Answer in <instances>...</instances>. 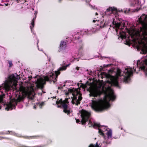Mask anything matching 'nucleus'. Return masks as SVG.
I'll return each mask as SVG.
<instances>
[{"mask_svg":"<svg viewBox=\"0 0 147 147\" xmlns=\"http://www.w3.org/2000/svg\"><path fill=\"white\" fill-rule=\"evenodd\" d=\"M37 106H39L40 108H41L42 106L44 105V103L43 102H41V103H38L37 104Z\"/></svg>","mask_w":147,"mask_h":147,"instance_id":"nucleus-15","label":"nucleus"},{"mask_svg":"<svg viewBox=\"0 0 147 147\" xmlns=\"http://www.w3.org/2000/svg\"><path fill=\"white\" fill-rule=\"evenodd\" d=\"M37 12L36 11L35 12V13H34L35 15L36 16V14H37Z\"/></svg>","mask_w":147,"mask_h":147,"instance_id":"nucleus-23","label":"nucleus"},{"mask_svg":"<svg viewBox=\"0 0 147 147\" xmlns=\"http://www.w3.org/2000/svg\"><path fill=\"white\" fill-rule=\"evenodd\" d=\"M79 33H77V34L76 35V36H75V37L76 38L78 39L79 38V37H78L77 35H79Z\"/></svg>","mask_w":147,"mask_h":147,"instance_id":"nucleus-17","label":"nucleus"},{"mask_svg":"<svg viewBox=\"0 0 147 147\" xmlns=\"http://www.w3.org/2000/svg\"><path fill=\"white\" fill-rule=\"evenodd\" d=\"M69 65L70 64L66 65L63 62V63L61 64L62 67H60L58 71L49 73L47 76H40L35 83V85L36 88L42 89L46 81L50 80L53 81L54 82H55L57 80L58 75L60 73L59 71L65 70L66 67Z\"/></svg>","mask_w":147,"mask_h":147,"instance_id":"nucleus-4","label":"nucleus"},{"mask_svg":"<svg viewBox=\"0 0 147 147\" xmlns=\"http://www.w3.org/2000/svg\"><path fill=\"white\" fill-rule=\"evenodd\" d=\"M65 84H64V85H63V86H65Z\"/></svg>","mask_w":147,"mask_h":147,"instance_id":"nucleus-28","label":"nucleus"},{"mask_svg":"<svg viewBox=\"0 0 147 147\" xmlns=\"http://www.w3.org/2000/svg\"><path fill=\"white\" fill-rule=\"evenodd\" d=\"M66 94L70 96L72 103L76 105L80 103V101L82 99L79 88H71L69 89L68 92H66Z\"/></svg>","mask_w":147,"mask_h":147,"instance_id":"nucleus-5","label":"nucleus"},{"mask_svg":"<svg viewBox=\"0 0 147 147\" xmlns=\"http://www.w3.org/2000/svg\"><path fill=\"white\" fill-rule=\"evenodd\" d=\"M93 22H97V24L96 26V28H92L90 30H83L82 31V32H84V34H91L95 32L96 31L99 30L100 28H102L104 26V23L102 20L99 21L98 20L96 19L94 20L93 21Z\"/></svg>","mask_w":147,"mask_h":147,"instance_id":"nucleus-7","label":"nucleus"},{"mask_svg":"<svg viewBox=\"0 0 147 147\" xmlns=\"http://www.w3.org/2000/svg\"><path fill=\"white\" fill-rule=\"evenodd\" d=\"M36 105H34V109H36Z\"/></svg>","mask_w":147,"mask_h":147,"instance_id":"nucleus-25","label":"nucleus"},{"mask_svg":"<svg viewBox=\"0 0 147 147\" xmlns=\"http://www.w3.org/2000/svg\"><path fill=\"white\" fill-rule=\"evenodd\" d=\"M98 15V13H96V15Z\"/></svg>","mask_w":147,"mask_h":147,"instance_id":"nucleus-27","label":"nucleus"},{"mask_svg":"<svg viewBox=\"0 0 147 147\" xmlns=\"http://www.w3.org/2000/svg\"><path fill=\"white\" fill-rule=\"evenodd\" d=\"M82 118L81 121L79 119H76L77 123L82 124H84L87 122L89 127L93 126L94 127H98V132L100 134L103 136L97 142L96 145L90 144L88 147H100L101 146H105L107 144L110 143V139L111 138L112 132L111 130L106 126H100V124L94 122L92 123L90 119L91 113L90 112L82 109L80 112Z\"/></svg>","mask_w":147,"mask_h":147,"instance_id":"nucleus-3","label":"nucleus"},{"mask_svg":"<svg viewBox=\"0 0 147 147\" xmlns=\"http://www.w3.org/2000/svg\"><path fill=\"white\" fill-rule=\"evenodd\" d=\"M36 17L35 16V17L32 20V22L31 23V26H30V29H31V30L32 31V28H33L34 26V20L36 18Z\"/></svg>","mask_w":147,"mask_h":147,"instance_id":"nucleus-13","label":"nucleus"},{"mask_svg":"<svg viewBox=\"0 0 147 147\" xmlns=\"http://www.w3.org/2000/svg\"><path fill=\"white\" fill-rule=\"evenodd\" d=\"M20 78L19 76L16 73L12 74L4 83L0 85V90L3 88L6 92L12 88L13 92L11 97H10V101L7 104H4L6 110H11L15 108L17 102L21 101L26 96H28L32 99L34 98L36 88L29 82H27V86H20L19 88L16 87L17 80Z\"/></svg>","mask_w":147,"mask_h":147,"instance_id":"nucleus-1","label":"nucleus"},{"mask_svg":"<svg viewBox=\"0 0 147 147\" xmlns=\"http://www.w3.org/2000/svg\"><path fill=\"white\" fill-rule=\"evenodd\" d=\"M48 60H49V61H50V57H48Z\"/></svg>","mask_w":147,"mask_h":147,"instance_id":"nucleus-22","label":"nucleus"},{"mask_svg":"<svg viewBox=\"0 0 147 147\" xmlns=\"http://www.w3.org/2000/svg\"><path fill=\"white\" fill-rule=\"evenodd\" d=\"M86 87H87V86H86V85H84L83 88H86Z\"/></svg>","mask_w":147,"mask_h":147,"instance_id":"nucleus-19","label":"nucleus"},{"mask_svg":"<svg viewBox=\"0 0 147 147\" xmlns=\"http://www.w3.org/2000/svg\"><path fill=\"white\" fill-rule=\"evenodd\" d=\"M113 27H115V30L117 34L119 33L118 35L121 39L125 38L126 37V33L124 32L125 27V22L124 21L119 22H116L113 21Z\"/></svg>","mask_w":147,"mask_h":147,"instance_id":"nucleus-6","label":"nucleus"},{"mask_svg":"<svg viewBox=\"0 0 147 147\" xmlns=\"http://www.w3.org/2000/svg\"><path fill=\"white\" fill-rule=\"evenodd\" d=\"M66 47V43L63 41H61L60 46V49L61 50H63Z\"/></svg>","mask_w":147,"mask_h":147,"instance_id":"nucleus-11","label":"nucleus"},{"mask_svg":"<svg viewBox=\"0 0 147 147\" xmlns=\"http://www.w3.org/2000/svg\"><path fill=\"white\" fill-rule=\"evenodd\" d=\"M42 50L41 49V50H40V51H41Z\"/></svg>","mask_w":147,"mask_h":147,"instance_id":"nucleus-30","label":"nucleus"},{"mask_svg":"<svg viewBox=\"0 0 147 147\" xmlns=\"http://www.w3.org/2000/svg\"><path fill=\"white\" fill-rule=\"evenodd\" d=\"M119 128H120L121 129H122V126H120L119 127Z\"/></svg>","mask_w":147,"mask_h":147,"instance_id":"nucleus-20","label":"nucleus"},{"mask_svg":"<svg viewBox=\"0 0 147 147\" xmlns=\"http://www.w3.org/2000/svg\"><path fill=\"white\" fill-rule=\"evenodd\" d=\"M68 99V98H67L65 100L63 101L62 99H61L60 100H58L56 102L58 107H63L64 109V112L70 116L72 111L69 110L67 107L68 103V102L67 101Z\"/></svg>","mask_w":147,"mask_h":147,"instance_id":"nucleus-8","label":"nucleus"},{"mask_svg":"<svg viewBox=\"0 0 147 147\" xmlns=\"http://www.w3.org/2000/svg\"><path fill=\"white\" fill-rule=\"evenodd\" d=\"M76 59L75 58H74V59H73L72 61V60H71V62H73L74 61V60H75Z\"/></svg>","mask_w":147,"mask_h":147,"instance_id":"nucleus-24","label":"nucleus"},{"mask_svg":"<svg viewBox=\"0 0 147 147\" xmlns=\"http://www.w3.org/2000/svg\"><path fill=\"white\" fill-rule=\"evenodd\" d=\"M31 78H32L31 76H29V78H28L29 80H30L31 79Z\"/></svg>","mask_w":147,"mask_h":147,"instance_id":"nucleus-21","label":"nucleus"},{"mask_svg":"<svg viewBox=\"0 0 147 147\" xmlns=\"http://www.w3.org/2000/svg\"><path fill=\"white\" fill-rule=\"evenodd\" d=\"M130 11V9L129 8H126V9H124L123 10V11H124L125 13H127L129 12Z\"/></svg>","mask_w":147,"mask_h":147,"instance_id":"nucleus-14","label":"nucleus"},{"mask_svg":"<svg viewBox=\"0 0 147 147\" xmlns=\"http://www.w3.org/2000/svg\"><path fill=\"white\" fill-rule=\"evenodd\" d=\"M126 31L131 36L138 50L146 54L147 57V15L143 14L138 18L136 26H131Z\"/></svg>","mask_w":147,"mask_h":147,"instance_id":"nucleus-2","label":"nucleus"},{"mask_svg":"<svg viewBox=\"0 0 147 147\" xmlns=\"http://www.w3.org/2000/svg\"><path fill=\"white\" fill-rule=\"evenodd\" d=\"M117 9L115 7H109L107 10V12H109L111 13H116L117 12Z\"/></svg>","mask_w":147,"mask_h":147,"instance_id":"nucleus-10","label":"nucleus"},{"mask_svg":"<svg viewBox=\"0 0 147 147\" xmlns=\"http://www.w3.org/2000/svg\"><path fill=\"white\" fill-rule=\"evenodd\" d=\"M62 88V87H61V86H58V89H61Z\"/></svg>","mask_w":147,"mask_h":147,"instance_id":"nucleus-18","label":"nucleus"},{"mask_svg":"<svg viewBox=\"0 0 147 147\" xmlns=\"http://www.w3.org/2000/svg\"><path fill=\"white\" fill-rule=\"evenodd\" d=\"M0 92L1 94L0 95V109H1V104L2 103L3 99L5 96V94L3 93H2L1 91Z\"/></svg>","mask_w":147,"mask_h":147,"instance_id":"nucleus-12","label":"nucleus"},{"mask_svg":"<svg viewBox=\"0 0 147 147\" xmlns=\"http://www.w3.org/2000/svg\"><path fill=\"white\" fill-rule=\"evenodd\" d=\"M85 0L86 1V2H87V1H86V0Z\"/></svg>","mask_w":147,"mask_h":147,"instance_id":"nucleus-29","label":"nucleus"},{"mask_svg":"<svg viewBox=\"0 0 147 147\" xmlns=\"http://www.w3.org/2000/svg\"><path fill=\"white\" fill-rule=\"evenodd\" d=\"M8 63L9 65V67H11L12 65V62L11 61H9Z\"/></svg>","mask_w":147,"mask_h":147,"instance_id":"nucleus-16","label":"nucleus"},{"mask_svg":"<svg viewBox=\"0 0 147 147\" xmlns=\"http://www.w3.org/2000/svg\"><path fill=\"white\" fill-rule=\"evenodd\" d=\"M144 2V0H133L130 3L131 6L134 7V9L132 10V11L135 12L140 10L141 5Z\"/></svg>","mask_w":147,"mask_h":147,"instance_id":"nucleus-9","label":"nucleus"},{"mask_svg":"<svg viewBox=\"0 0 147 147\" xmlns=\"http://www.w3.org/2000/svg\"><path fill=\"white\" fill-rule=\"evenodd\" d=\"M109 65H106V67H108V66Z\"/></svg>","mask_w":147,"mask_h":147,"instance_id":"nucleus-26","label":"nucleus"}]
</instances>
